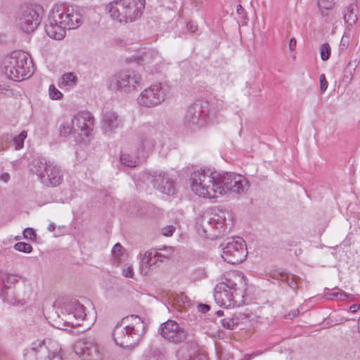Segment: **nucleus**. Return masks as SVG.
Listing matches in <instances>:
<instances>
[{"instance_id":"10","label":"nucleus","mask_w":360,"mask_h":360,"mask_svg":"<svg viewBox=\"0 0 360 360\" xmlns=\"http://www.w3.org/2000/svg\"><path fill=\"white\" fill-rule=\"evenodd\" d=\"M221 248L222 259L232 264L242 262L248 255L245 240L241 238L227 239L221 244Z\"/></svg>"},{"instance_id":"50","label":"nucleus","mask_w":360,"mask_h":360,"mask_svg":"<svg viewBox=\"0 0 360 360\" xmlns=\"http://www.w3.org/2000/svg\"><path fill=\"white\" fill-rule=\"evenodd\" d=\"M199 310L202 313H206L210 310V306L207 304H200L198 306Z\"/></svg>"},{"instance_id":"14","label":"nucleus","mask_w":360,"mask_h":360,"mask_svg":"<svg viewBox=\"0 0 360 360\" xmlns=\"http://www.w3.org/2000/svg\"><path fill=\"white\" fill-rule=\"evenodd\" d=\"M73 350L82 360H101L102 351L99 345L90 338L79 339L75 342Z\"/></svg>"},{"instance_id":"30","label":"nucleus","mask_w":360,"mask_h":360,"mask_svg":"<svg viewBox=\"0 0 360 360\" xmlns=\"http://www.w3.org/2000/svg\"><path fill=\"white\" fill-rule=\"evenodd\" d=\"M60 135L62 136H68L70 134H73L75 136H77L76 131H75L74 125L72 124V120L70 122L65 121L63 122L59 128Z\"/></svg>"},{"instance_id":"55","label":"nucleus","mask_w":360,"mask_h":360,"mask_svg":"<svg viewBox=\"0 0 360 360\" xmlns=\"http://www.w3.org/2000/svg\"><path fill=\"white\" fill-rule=\"evenodd\" d=\"M56 229V226L53 223H51L48 227H47V229L49 231H53Z\"/></svg>"},{"instance_id":"25","label":"nucleus","mask_w":360,"mask_h":360,"mask_svg":"<svg viewBox=\"0 0 360 360\" xmlns=\"http://www.w3.org/2000/svg\"><path fill=\"white\" fill-rule=\"evenodd\" d=\"M142 63L146 71L153 73L160 68L161 58L157 52L150 51L145 54Z\"/></svg>"},{"instance_id":"21","label":"nucleus","mask_w":360,"mask_h":360,"mask_svg":"<svg viewBox=\"0 0 360 360\" xmlns=\"http://www.w3.org/2000/svg\"><path fill=\"white\" fill-rule=\"evenodd\" d=\"M146 177L147 180L161 193L169 195H172L175 193L176 189L173 182L165 173L159 172L155 173L153 175L146 174Z\"/></svg>"},{"instance_id":"42","label":"nucleus","mask_w":360,"mask_h":360,"mask_svg":"<svg viewBox=\"0 0 360 360\" xmlns=\"http://www.w3.org/2000/svg\"><path fill=\"white\" fill-rule=\"evenodd\" d=\"M176 230V227L173 225H168L163 227L161 233L165 236H171Z\"/></svg>"},{"instance_id":"18","label":"nucleus","mask_w":360,"mask_h":360,"mask_svg":"<svg viewBox=\"0 0 360 360\" xmlns=\"http://www.w3.org/2000/svg\"><path fill=\"white\" fill-rule=\"evenodd\" d=\"M72 124L77 136L86 137L92 131L94 117L89 112L81 111L73 116Z\"/></svg>"},{"instance_id":"23","label":"nucleus","mask_w":360,"mask_h":360,"mask_svg":"<svg viewBox=\"0 0 360 360\" xmlns=\"http://www.w3.org/2000/svg\"><path fill=\"white\" fill-rule=\"evenodd\" d=\"M68 30L65 25L58 22L52 15H49L45 30L47 35L56 40H62L66 35V30Z\"/></svg>"},{"instance_id":"36","label":"nucleus","mask_w":360,"mask_h":360,"mask_svg":"<svg viewBox=\"0 0 360 360\" xmlns=\"http://www.w3.org/2000/svg\"><path fill=\"white\" fill-rule=\"evenodd\" d=\"M320 55L322 60H327L330 56L331 49L328 43H324L320 46Z\"/></svg>"},{"instance_id":"38","label":"nucleus","mask_w":360,"mask_h":360,"mask_svg":"<svg viewBox=\"0 0 360 360\" xmlns=\"http://www.w3.org/2000/svg\"><path fill=\"white\" fill-rule=\"evenodd\" d=\"M122 275L127 278H133L135 273L133 266L131 264H124L121 269Z\"/></svg>"},{"instance_id":"15","label":"nucleus","mask_w":360,"mask_h":360,"mask_svg":"<svg viewBox=\"0 0 360 360\" xmlns=\"http://www.w3.org/2000/svg\"><path fill=\"white\" fill-rule=\"evenodd\" d=\"M116 87L126 93L137 90L142 82V77L134 70H127L115 77Z\"/></svg>"},{"instance_id":"5","label":"nucleus","mask_w":360,"mask_h":360,"mask_svg":"<svg viewBox=\"0 0 360 360\" xmlns=\"http://www.w3.org/2000/svg\"><path fill=\"white\" fill-rule=\"evenodd\" d=\"M145 0H114L105 6V12L114 21L127 23L141 17Z\"/></svg>"},{"instance_id":"37","label":"nucleus","mask_w":360,"mask_h":360,"mask_svg":"<svg viewBox=\"0 0 360 360\" xmlns=\"http://www.w3.org/2000/svg\"><path fill=\"white\" fill-rule=\"evenodd\" d=\"M283 281L285 282L292 290H295L297 288V277L293 274H285Z\"/></svg>"},{"instance_id":"24","label":"nucleus","mask_w":360,"mask_h":360,"mask_svg":"<svg viewBox=\"0 0 360 360\" xmlns=\"http://www.w3.org/2000/svg\"><path fill=\"white\" fill-rule=\"evenodd\" d=\"M121 125L122 120L115 112H107L104 114L101 126L105 134L111 133Z\"/></svg>"},{"instance_id":"6","label":"nucleus","mask_w":360,"mask_h":360,"mask_svg":"<svg viewBox=\"0 0 360 360\" xmlns=\"http://www.w3.org/2000/svg\"><path fill=\"white\" fill-rule=\"evenodd\" d=\"M30 171L35 174L40 182L48 187H55L63 181L60 168L44 158L34 159L30 165Z\"/></svg>"},{"instance_id":"58","label":"nucleus","mask_w":360,"mask_h":360,"mask_svg":"<svg viewBox=\"0 0 360 360\" xmlns=\"http://www.w3.org/2000/svg\"><path fill=\"white\" fill-rule=\"evenodd\" d=\"M202 232H203V233H204V235H205V236H208V235H207V230L206 229H204V228H203Z\"/></svg>"},{"instance_id":"53","label":"nucleus","mask_w":360,"mask_h":360,"mask_svg":"<svg viewBox=\"0 0 360 360\" xmlns=\"http://www.w3.org/2000/svg\"><path fill=\"white\" fill-rule=\"evenodd\" d=\"M187 27L191 32H195L197 30V26L191 23H188Z\"/></svg>"},{"instance_id":"39","label":"nucleus","mask_w":360,"mask_h":360,"mask_svg":"<svg viewBox=\"0 0 360 360\" xmlns=\"http://www.w3.org/2000/svg\"><path fill=\"white\" fill-rule=\"evenodd\" d=\"M14 248L16 250L25 253H30L32 251V245L23 242L17 243Z\"/></svg>"},{"instance_id":"51","label":"nucleus","mask_w":360,"mask_h":360,"mask_svg":"<svg viewBox=\"0 0 360 360\" xmlns=\"http://www.w3.org/2000/svg\"><path fill=\"white\" fill-rule=\"evenodd\" d=\"M298 314H299L298 310L295 309V310L291 311L288 314V316L289 317V319H293V318H295V317L297 316Z\"/></svg>"},{"instance_id":"44","label":"nucleus","mask_w":360,"mask_h":360,"mask_svg":"<svg viewBox=\"0 0 360 360\" xmlns=\"http://www.w3.org/2000/svg\"><path fill=\"white\" fill-rule=\"evenodd\" d=\"M23 236L26 239L33 240L35 238V233L33 229L26 228L23 231Z\"/></svg>"},{"instance_id":"26","label":"nucleus","mask_w":360,"mask_h":360,"mask_svg":"<svg viewBox=\"0 0 360 360\" xmlns=\"http://www.w3.org/2000/svg\"><path fill=\"white\" fill-rule=\"evenodd\" d=\"M344 20L348 27H352L357 22V6L356 4L352 3L345 8Z\"/></svg>"},{"instance_id":"28","label":"nucleus","mask_w":360,"mask_h":360,"mask_svg":"<svg viewBox=\"0 0 360 360\" xmlns=\"http://www.w3.org/2000/svg\"><path fill=\"white\" fill-rule=\"evenodd\" d=\"M78 82V78L73 72L64 73L58 81V86L60 88H73Z\"/></svg>"},{"instance_id":"1","label":"nucleus","mask_w":360,"mask_h":360,"mask_svg":"<svg viewBox=\"0 0 360 360\" xmlns=\"http://www.w3.org/2000/svg\"><path fill=\"white\" fill-rule=\"evenodd\" d=\"M189 185L191 191L199 198L217 199L228 193L240 195L250 187L248 179L233 172L219 173L200 169L191 174Z\"/></svg>"},{"instance_id":"16","label":"nucleus","mask_w":360,"mask_h":360,"mask_svg":"<svg viewBox=\"0 0 360 360\" xmlns=\"http://www.w3.org/2000/svg\"><path fill=\"white\" fill-rule=\"evenodd\" d=\"M159 333L165 340L172 342H181L187 337L185 329L172 320L162 323L159 328Z\"/></svg>"},{"instance_id":"40","label":"nucleus","mask_w":360,"mask_h":360,"mask_svg":"<svg viewBox=\"0 0 360 360\" xmlns=\"http://www.w3.org/2000/svg\"><path fill=\"white\" fill-rule=\"evenodd\" d=\"M124 248L120 243H117L112 249V255L116 259H120L124 253Z\"/></svg>"},{"instance_id":"31","label":"nucleus","mask_w":360,"mask_h":360,"mask_svg":"<svg viewBox=\"0 0 360 360\" xmlns=\"http://www.w3.org/2000/svg\"><path fill=\"white\" fill-rule=\"evenodd\" d=\"M328 298L337 300H353L354 297L352 295L347 294L343 290L338 289L336 292L329 293L328 295Z\"/></svg>"},{"instance_id":"34","label":"nucleus","mask_w":360,"mask_h":360,"mask_svg":"<svg viewBox=\"0 0 360 360\" xmlns=\"http://www.w3.org/2000/svg\"><path fill=\"white\" fill-rule=\"evenodd\" d=\"M49 96L51 100H61L63 98V94L54 84H51L49 87Z\"/></svg>"},{"instance_id":"43","label":"nucleus","mask_w":360,"mask_h":360,"mask_svg":"<svg viewBox=\"0 0 360 360\" xmlns=\"http://www.w3.org/2000/svg\"><path fill=\"white\" fill-rule=\"evenodd\" d=\"M285 274L286 273H282L277 270H273L269 272V275L274 279L283 281V279H284V275H285Z\"/></svg>"},{"instance_id":"29","label":"nucleus","mask_w":360,"mask_h":360,"mask_svg":"<svg viewBox=\"0 0 360 360\" xmlns=\"http://www.w3.org/2000/svg\"><path fill=\"white\" fill-rule=\"evenodd\" d=\"M338 0H316V4L322 15H326L327 12L335 8Z\"/></svg>"},{"instance_id":"8","label":"nucleus","mask_w":360,"mask_h":360,"mask_svg":"<svg viewBox=\"0 0 360 360\" xmlns=\"http://www.w3.org/2000/svg\"><path fill=\"white\" fill-rule=\"evenodd\" d=\"M59 24L65 25L68 30L76 29L82 25V9L65 2L56 3L49 13Z\"/></svg>"},{"instance_id":"35","label":"nucleus","mask_w":360,"mask_h":360,"mask_svg":"<svg viewBox=\"0 0 360 360\" xmlns=\"http://www.w3.org/2000/svg\"><path fill=\"white\" fill-rule=\"evenodd\" d=\"M27 137V132L25 131H21L20 134L13 138L15 149L19 150L22 148L24 146V141Z\"/></svg>"},{"instance_id":"45","label":"nucleus","mask_w":360,"mask_h":360,"mask_svg":"<svg viewBox=\"0 0 360 360\" xmlns=\"http://www.w3.org/2000/svg\"><path fill=\"white\" fill-rule=\"evenodd\" d=\"M320 83H321V86H320L321 91L322 93H323L328 87V82H327L326 77L323 74H321L320 75Z\"/></svg>"},{"instance_id":"3","label":"nucleus","mask_w":360,"mask_h":360,"mask_svg":"<svg viewBox=\"0 0 360 360\" xmlns=\"http://www.w3.org/2000/svg\"><path fill=\"white\" fill-rule=\"evenodd\" d=\"M145 332L143 319L137 315H130L117 323L113 329L112 338L117 345L127 347L139 342Z\"/></svg>"},{"instance_id":"27","label":"nucleus","mask_w":360,"mask_h":360,"mask_svg":"<svg viewBox=\"0 0 360 360\" xmlns=\"http://www.w3.org/2000/svg\"><path fill=\"white\" fill-rule=\"evenodd\" d=\"M179 360H207V356L202 354H196L195 351L190 350L188 347H184L177 353Z\"/></svg>"},{"instance_id":"11","label":"nucleus","mask_w":360,"mask_h":360,"mask_svg":"<svg viewBox=\"0 0 360 360\" xmlns=\"http://www.w3.org/2000/svg\"><path fill=\"white\" fill-rule=\"evenodd\" d=\"M170 89V86L165 82L153 84L141 93L138 103L147 108L157 105L169 95Z\"/></svg>"},{"instance_id":"7","label":"nucleus","mask_w":360,"mask_h":360,"mask_svg":"<svg viewBox=\"0 0 360 360\" xmlns=\"http://www.w3.org/2000/svg\"><path fill=\"white\" fill-rule=\"evenodd\" d=\"M25 355L28 360H63L60 345L50 338L32 342Z\"/></svg>"},{"instance_id":"2","label":"nucleus","mask_w":360,"mask_h":360,"mask_svg":"<svg viewBox=\"0 0 360 360\" xmlns=\"http://www.w3.org/2000/svg\"><path fill=\"white\" fill-rule=\"evenodd\" d=\"M246 281L239 272L228 274L225 281L219 283L214 292L216 303L225 308L240 306L243 302Z\"/></svg>"},{"instance_id":"32","label":"nucleus","mask_w":360,"mask_h":360,"mask_svg":"<svg viewBox=\"0 0 360 360\" xmlns=\"http://www.w3.org/2000/svg\"><path fill=\"white\" fill-rule=\"evenodd\" d=\"M154 147V140L152 139H146L142 141L139 150H140V153H142L143 155H144L151 153L153 150Z\"/></svg>"},{"instance_id":"20","label":"nucleus","mask_w":360,"mask_h":360,"mask_svg":"<svg viewBox=\"0 0 360 360\" xmlns=\"http://www.w3.org/2000/svg\"><path fill=\"white\" fill-rule=\"evenodd\" d=\"M139 257V273L142 276L148 275L158 261L162 262V257L169 258V256L162 255L155 250H148L143 253H141Z\"/></svg>"},{"instance_id":"41","label":"nucleus","mask_w":360,"mask_h":360,"mask_svg":"<svg viewBox=\"0 0 360 360\" xmlns=\"http://www.w3.org/2000/svg\"><path fill=\"white\" fill-rule=\"evenodd\" d=\"M222 325L228 329H233L238 325V321L233 318H226L222 320Z\"/></svg>"},{"instance_id":"46","label":"nucleus","mask_w":360,"mask_h":360,"mask_svg":"<svg viewBox=\"0 0 360 360\" xmlns=\"http://www.w3.org/2000/svg\"><path fill=\"white\" fill-rule=\"evenodd\" d=\"M162 355L156 352L151 353L147 356L146 360H162Z\"/></svg>"},{"instance_id":"17","label":"nucleus","mask_w":360,"mask_h":360,"mask_svg":"<svg viewBox=\"0 0 360 360\" xmlns=\"http://www.w3.org/2000/svg\"><path fill=\"white\" fill-rule=\"evenodd\" d=\"M32 294L31 283L22 278L13 291L8 295L6 302L11 304L23 305L30 300Z\"/></svg>"},{"instance_id":"33","label":"nucleus","mask_w":360,"mask_h":360,"mask_svg":"<svg viewBox=\"0 0 360 360\" xmlns=\"http://www.w3.org/2000/svg\"><path fill=\"white\" fill-rule=\"evenodd\" d=\"M120 162L122 164L127 167H136L139 163V160L136 158L131 157V155L127 153H123L120 156Z\"/></svg>"},{"instance_id":"12","label":"nucleus","mask_w":360,"mask_h":360,"mask_svg":"<svg viewBox=\"0 0 360 360\" xmlns=\"http://www.w3.org/2000/svg\"><path fill=\"white\" fill-rule=\"evenodd\" d=\"M215 114L210 110H201L196 106L190 107L186 111L184 122L193 131L215 122Z\"/></svg>"},{"instance_id":"47","label":"nucleus","mask_w":360,"mask_h":360,"mask_svg":"<svg viewBox=\"0 0 360 360\" xmlns=\"http://www.w3.org/2000/svg\"><path fill=\"white\" fill-rule=\"evenodd\" d=\"M11 89L9 85L0 84V94H6L7 92H10Z\"/></svg>"},{"instance_id":"59","label":"nucleus","mask_w":360,"mask_h":360,"mask_svg":"<svg viewBox=\"0 0 360 360\" xmlns=\"http://www.w3.org/2000/svg\"><path fill=\"white\" fill-rule=\"evenodd\" d=\"M358 329H359V333L360 334V317H359V326H358Z\"/></svg>"},{"instance_id":"9","label":"nucleus","mask_w":360,"mask_h":360,"mask_svg":"<svg viewBox=\"0 0 360 360\" xmlns=\"http://www.w3.org/2000/svg\"><path fill=\"white\" fill-rule=\"evenodd\" d=\"M43 13V8L37 4L22 7L15 17L16 26L25 33H31L41 23Z\"/></svg>"},{"instance_id":"48","label":"nucleus","mask_w":360,"mask_h":360,"mask_svg":"<svg viewBox=\"0 0 360 360\" xmlns=\"http://www.w3.org/2000/svg\"><path fill=\"white\" fill-rule=\"evenodd\" d=\"M296 44H297V41L295 38H291L290 39L289 44H288V47H289V50L290 51H293L295 49Z\"/></svg>"},{"instance_id":"57","label":"nucleus","mask_w":360,"mask_h":360,"mask_svg":"<svg viewBox=\"0 0 360 360\" xmlns=\"http://www.w3.org/2000/svg\"><path fill=\"white\" fill-rule=\"evenodd\" d=\"M223 314H224V313H223V311H221V310H219V311H217V314L218 316H222V315H223Z\"/></svg>"},{"instance_id":"54","label":"nucleus","mask_w":360,"mask_h":360,"mask_svg":"<svg viewBox=\"0 0 360 360\" xmlns=\"http://www.w3.org/2000/svg\"><path fill=\"white\" fill-rule=\"evenodd\" d=\"M244 8H243V6L240 5V4H238L237 6V8H236V12L238 13V14H240L242 13L243 12H244Z\"/></svg>"},{"instance_id":"49","label":"nucleus","mask_w":360,"mask_h":360,"mask_svg":"<svg viewBox=\"0 0 360 360\" xmlns=\"http://www.w3.org/2000/svg\"><path fill=\"white\" fill-rule=\"evenodd\" d=\"M10 179L8 173H3L0 175V180L4 183H7Z\"/></svg>"},{"instance_id":"13","label":"nucleus","mask_w":360,"mask_h":360,"mask_svg":"<svg viewBox=\"0 0 360 360\" xmlns=\"http://www.w3.org/2000/svg\"><path fill=\"white\" fill-rule=\"evenodd\" d=\"M60 313L63 319L72 326L80 325L88 316L84 306L76 300L65 302L61 308Z\"/></svg>"},{"instance_id":"56","label":"nucleus","mask_w":360,"mask_h":360,"mask_svg":"<svg viewBox=\"0 0 360 360\" xmlns=\"http://www.w3.org/2000/svg\"><path fill=\"white\" fill-rule=\"evenodd\" d=\"M6 146L3 143H0V151L4 150Z\"/></svg>"},{"instance_id":"4","label":"nucleus","mask_w":360,"mask_h":360,"mask_svg":"<svg viewBox=\"0 0 360 360\" xmlns=\"http://www.w3.org/2000/svg\"><path fill=\"white\" fill-rule=\"evenodd\" d=\"M1 70L8 79L20 82L32 75L33 63L27 53L14 51L3 59Z\"/></svg>"},{"instance_id":"52","label":"nucleus","mask_w":360,"mask_h":360,"mask_svg":"<svg viewBox=\"0 0 360 360\" xmlns=\"http://www.w3.org/2000/svg\"><path fill=\"white\" fill-rule=\"evenodd\" d=\"M360 309L359 304H353L349 307V311L351 313H354Z\"/></svg>"},{"instance_id":"22","label":"nucleus","mask_w":360,"mask_h":360,"mask_svg":"<svg viewBox=\"0 0 360 360\" xmlns=\"http://www.w3.org/2000/svg\"><path fill=\"white\" fill-rule=\"evenodd\" d=\"M23 278L18 274L3 273L0 276V294L4 300L7 299L9 293H11L16 285Z\"/></svg>"},{"instance_id":"19","label":"nucleus","mask_w":360,"mask_h":360,"mask_svg":"<svg viewBox=\"0 0 360 360\" xmlns=\"http://www.w3.org/2000/svg\"><path fill=\"white\" fill-rule=\"evenodd\" d=\"M205 219L209 224L214 226V229L226 230L231 227L233 217L229 210H217L212 212Z\"/></svg>"}]
</instances>
